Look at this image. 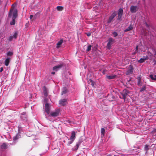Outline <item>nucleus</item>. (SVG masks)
I'll return each instance as SVG.
<instances>
[{"label": "nucleus", "mask_w": 156, "mask_h": 156, "mask_svg": "<svg viewBox=\"0 0 156 156\" xmlns=\"http://www.w3.org/2000/svg\"><path fill=\"white\" fill-rule=\"evenodd\" d=\"M129 93V91L126 90H124L121 94L123 97V98L125 101L126 98L128 96V94Z\"/></svg>", "instance_id": "7ed1b4c3"}, {"label": "nucleus", "mask_w": 156, "mask_h": 156, "mask_svg": "<svg viewBox=\"0 0 156 156\" xmlns=\"http://www.w3.org/2000/svg\"><path fill=\"white\" fill-rule=\"evenodd\" d=\"M138 49V46H137L136 47V50H137Z\"/></svg>", "instance_id": "79ce46f5"}, {"label": "nucleus", "mask_w": 156, "mask_h": 156, "mask_svg": "<svg viewBox=\"0 0 156 156\" xmlns=\"http://www.w3.org/2000/svg\"><path fill=\"white\" fill-rule=\"evenodd\" d=\"M67 103V100L66 99H64L59 101V104L62 106H64Z\"/></svg>", "instance_id": "0eeeda50"}, {"label": "nucleus", "mask_w": 156, "mask_h": 156, "mask_svg": "<svg viewBox=\"0 0 156 156\" xmlns=\"http://www.w3.org/2000/svg\"><path fill=\"white\" fill-rule=\"evenodd\" d=\"M116 12H113L111 15L110 16L108 20V23H110L113 19L116 16Z\"/></svg>", "instance_id": "423d86ee"}, {"label": "nucleus", "mask_w": 156, "mask_h": 156, "mask_svg": "<svg viewBox=\"0 0 156 156\" xmlns=\"http://www.w3.org/2000/svg\"><path fill=\"white\" fill-rule=\"evenodd\" d=\"M133 28V25H130L128 28L124 30V32H126L131 30H132Z\"/></svg>", "instance_id": "4be33fe9"}, {"label": "nucleus", "mask_w": 156, "mask_h": 156, "mask_svg": "<svg viewBox=\"0 0 156 156\" xmlns=\"http://www.w3.org/2000/svg\"><path fill=\"white\" fill-rule=\"evenodd\" d=\"M112 34L113 35V36L114 37H116L118 36V34L116 32H114L112 33Z\"/></svg>", "instance_id": "7c9ffc66"}, {"label": "nucleus", "mask_w": 156, "mask_h": 156, "mask_svg": "<svg viewBox=\"0 0 156 156\" xmlns=\"http://www.w3.org/2000/svg\"><path fill=\"white\" fill-rule=\"evenodd\" d=\"M18 34V33L17 32H16L12 36L13 37L14 39H16L17 37Z\"/></svg>", "instance_id": "bb28decb"}, {"label": "nucleus", "mask_w": 156, "mask_h": 156, "mask_svg": "<svg viewBox=\"0 0 156 156\" xmlns=\"http://www.w3.org/2000/svg\"><path fill=\"white\" fill-rule=\"evenodd\" d=\"M91 46L90 45H89L87 46V48L86 51H89L91 49Z\"/></svg>", "instance_id": "cd10ccee"}, {"label": "nucleus", "mask_w": 156, "mask_h": 156, "mask_svg": "<svg viewBox=\"0 0 156 156\" xmlns=\"http://www.w3.org/2000/svg\"><path fill=\"white\" fill-rule=\"evenodd\" d=\"M45 110L46 112L49 114L50 113V106L48 103L45 104Z\"/></svg>", "instance_id": "6e6552de"}, {"label": "nucleus", "mask_w": 156, "mask_h": 156, "mask_svg": "<svg viewBox=\"0 0 156 156\" xmlns=\"http://www.w3.org/2000/svg\"><path fill=\"white\" fill-rule=\"evenodd\" d=\"M114 156H117L119 155L118 153H115L114 154Z\"/></svg>", "instance_id": "4c0bfd02"}, {"label": "nucleus", "mask_w": 156, "mask_h": 156, "mask_svg": "<svg viewBox=\"0 0 156 156\" xmlns=\"http://www.w3.org/2000/svg\"><path fill=\"white\" fill-rule=\"evenodd\" d=\"M13 36H10L9 38V39H8V40L10 41H11L12 40V39H13Z\"/></svg>", "instance_id": "72a5a7b5"}, {"label": "nucleus", "mask_w": 156, "mask_h": 156, "mask_svg": "<svg viewBox=\"0 0 156 156\" xmlns=\"http://www.w3.org/2000/svg\"><path fill=\"white\" fill-rule=\"evenodd\" d=\"M2 150H4L7 147V145L5 143H3L0 146Z\"/></svg>", "instance_id": "412c9836"}, {"label": "nucleus", "mask_w": 156, "mask_h": 156, "mask_svg": "<svg viewBox=\"0 0 156 156\" xmlns=\"http://www.w3.org/2000/svg\"><path fill=\"white\" fill-rule=\"evenodd\" d=\"M57 9L58 11H62L63 10V8L62 6H58L57 7Z\"/></svg>", "instance_id": "a878e982"}, {"label": "nucleus", "mask_w": 156, "mask_h": 156, "mask_svg": "<svg viewBox=\"0 0 156 156\" xmlns=\"http://www.w3.org/2000/svg\"><path fill=\"white\" fill-rule=\"evenodd\" d=\"M114 42V40L112 38L110 37L109 39V41L108 42L107 46V48L108 49H110L111 45H112L113 42Z\"/></svg>", "instance_id": "20e7f679"}, {"label": "nucleus", "mask_w": 156, "mask_h": 156, "mask_svg": "<svg viewBox=\"0 0 156 156\" xmlns=\"http://www.w3.org/2000/svg\"><path fill=\"white\" fill-rule=\"evenodd\" d=\"M17 11L16 9H14V8L11 9L9 15V17H10L12 15V20L10 22L11 25H14L15 24V19L17 16Z\"/></svg>", "instance_id": "f257e3e1"}, {"label": "nucleus", "mask_w": 156, "mask_h": 156, "mask_svg": "<svg viewBox=\"0 0 156 156\" xmlns=\"http://www.w3.org/2000/svg\"><path fill=\"white\" fill-rule=\"evenodd\" d=\"M67 92V90L66 87H64L62 89V94H65Z\"/></svg>", "instance_id": "5701e85b"}, {"label": "nucleus", "mask_w": 156, "mask_h": 156, "mask_svg": "<svg viewBox=\"0 0 156 156\" xmlns=\"http://www.w3.org/2000/svg\"><path fill=\"white\" fill-rule=\"evenodd\" d=\"M3 69L2 67H1L0 68V72H2L3 71Z\"/></svg>", "instance_id": "58836bf2"}, {"label": "nucleus", "mask_w": 156, "mask_h": 156, "mask_svg": "<svg viewBox=\"0 0 156 156\" xmlns=\"http://www.w3.org/2000/svg\"><path fill=\"white\" fill-rule=\"evenodd\" d=\"M137 7L136 6L132 5L130 8V10L132 13H134L137 10Z\"/></svg>", "instance_id": "9b49d317"}, {"label": "nucleus", "mask_w": 156, "mask_h": 156, "mask_svg": "<svg viewBox=\"0 0 156 156\" xmlns=\"http://www.w3.org/2000/svg\"><path fill=\"white\" fill-rule=\"evenodd\" d=\"M123 10L122 9H120L118 11V19L120 20L122 16Z\"/></svg>", "instance_id": "9d476101"}, {"label": "nucleus", "mask_w": 156, "mask_h": 156, "mask_svg": "<svg viewBox=\"0 0 156 156\" xmlns=\"http://www.w3.org/2000/svg\"><path fill=\"white\" fill-rule=\"evenodd\" d=\"M146 87L145 86H143L142 88L141 89L140 91V92H142L145 90Z\"/></svg>", "instance_id": "2f4dec72"}, {"label": "nucleus", "mask_w": 156, "mask_h": 156, "mask_svg": "<svg viewBox=\"0 0 156 156\" xmlns=\"http://www.w3.org/2000/svg\"><path fill=\"white\" fill-rule=\"evenodd\" d=\"M148 58V57L147 56H144L143 57V58H141L138 61V62L140 63H143L144 61L146 60H147Z\"/></svg>", "instance_id": "ddd939ff"}, {"label": "nucleus", "mask_w": 156, "mask_h": 156, "mask_svg": "<svg viewBox=\"0 0 156 156\" xmlns=\"http://www.w3.org/2000/svg\"><path fill=\"white\" fill-rule=\"evenodd\" d=\"M74 141L73 140H70V141L68 143V145H70V144H71Z\"/></svg>", "instance_id": "f704fd0d"}, {"label": "nucleus", "mask_w": 156, "mask_h": 156, "mask_svg": "<svg viewBox=\"0 0 156 156\" xmlns=\"http://www.w3.org/2000/svg\"><path fill=\"white\" fill-rule=\"evenodd\" d=\"M33 17V16L32 15H30V19H31Z\"/></svg>", "instance_id": "ea45409f"}, {"label": "nucleus", "mask_w": 156, "mask_h": 156, "mask_svg": "<svg viewBox=\"0 0 156 156\" xmlns=\"http://www.w3.org/2000/svg\"><path fill=\"white\" fill-rule=\"evenodd\" d=\"M85 34L87 35V36L88 37H89L91 35V33L90 32H87L85 33Z\"/></svg>", "instance_id": "c9c22d12"}, {"label": "nucleus", "mask_w": 156, "mask_h": 156, "mask_svg": "<svg viewBox=\"0 0 156 156\" xmlns=\"http://www.w3.org/2000/svg\"><path fill=\"white\" fill-rule=\"evenodd\" d=\"M80 144V142H77L74 147H73L72 149L73 151H76L78 149L79 146Z\"/></svg>", "instance_id": "4468645a"}, {"label": "nucleus", "mask_w": 156, "mask_h": 156, "mask_svg": "<svg viewBox=\"0 0 156 156\" xmlns=\"http://www.w3.org/2000/svg\"><path fill=\"white\" fill-rule=\"evenodd\" d=\"M10 61V58H6L4 62L5 65L6 66H8L9 65Z\"/></svg>", "instance_id": "f3484780"}, {"label": "nucleus", "mask_w": 156, "mask_h": 156, "mask_svg": "<svg viewBox=\"0 0 156 156\" xmlns=\"http://www.w3.org/2000/svg\"><path fill=\"white\" fill-rule=\"evenodd\" d=\"M89 82L91 83V85L93 87H94V81L91 79H90Z\"/></svg>", "instance_id": "c756f323"}, {"label": "nucleus", "mask_w": 156, "mask_h": 156, "mask_svg": "<svg viewBox=\"0 0 156 156\" xmlns=\"http://www.w3.org/2000/svg\"><path fill=\"white\" fill-rule=\"evenodd\" d=\"M20 136L19 134H17L16 136L13 137V141L15 142L16 140L20 137Z\"/></svg>", "instance_id": "aec40b11"}, {"label": "nucleus", "mask_w": 156, "mask_h": 156, "mask_svg": "<svg viewBox=\"0 0 156 156\" xmlns=\"http://www.w3.org/2000/svg\"><path fill=\"white\" fill-rule=\"evenodd\" d=\"M13 54V53L12 51H9L7 53V55L8 56H12Z\"/></svg>", "instance_id": "c85d7f7f"}, {"label": "nucleus", "mask_w": 156, "mask_h": 156, "mask_svg": "<svg viewBox=\"0 0 156 156\" xmlns=\"http://www.w3.org/2000/svg\"><path fill=\"white\" fill-rule=\"evenodd\" d=\"M59 113V111L58 109H57L53 112H50L48 117H46V118L48 120L51 121L53 122V120H52L51 119V118L57 117L58 116Z\"/></svg>", "instance_id": "f03ea898"}, {"label": "nucleus", "mask_w": 156, "mask_h": 156, "mask_svg": "<svg viewBox=\"0 0 156 156\" xmlns=\"http://www.w3.org/2000/svg\"><path fill=\"white\" fill-rule=\"evenodd\" d=\"M43 94L45 97H47L48 95V90L45 87L43 88Z\"/></svg>", "instance_id": "1a4fd4ad"}, {"label": "nucleus", "mask_w": 156, "mask_h": 156, "mask_svg": "<svg viewBox=\"0 0 156 156\" xmlns=\"http://www.w3.org/2000/svg\"><path fill=\"white\" fill-rule=\"evenodd\" d=\"M146 26L147 27H148V25L146 23Z\"/></svg>", "instance_id": "c03bdc74"}, {"label": "nucleus", "mask_w": 156, "mask_h": 156, "mask_svg": "<svg viewBox=\"0 0 156 156\" xmlns=\"http://www.w3.org/2000/svg\"><path fill=\"white\" fill-rule=\"evenodd\" d=\"M76 133L74 131L72 132L71 135L70 137V140H74L75 138Z\"/></svg>", "instance_id": "dca6fc26"}, {"label": "nucleus", "mask_w": 156, "mask_h": 156, "mask_svg": "<svg viewBox=\"0 0 156 156\" xmlns=\"http://www.w3.org/2000/svg\"><path fill=\"white\" fill-rule=\"evenodd\" d=\"M149 147L147 145H146L145 147H144V149L145 150L147 151L149 149Z\"/></svg>", "instance_id": "473e14b6"}, {"label": "nucleus", "mask_w": 156, "mask_h": 156, "mask_svg": "<svg viewBox=\"0 0 156 156\" xmlns=\"http://www.w3.org/2000/svg\"><path fill=\"white\" fill-rule=\"evenodd\" d=\"M150 77L151 79L156 80V75H151L150 76Z\"/></svg>", "instance_id": "b1692460"}, {"label": "nucleus", "mask_w": 156, "mask_h": 156, "mask_svg": "<svg viewBox=\"0 0 156 156\" xmlns=\"http://www.w3.org/2000/svg\"><path fill=\"white\" fill-rule=\"evenodd\" d=\"M20 118L23 121H27V115L25 112H23L21 114Z\"/></svg>", "instance_id": "39448f33"}, {"label": "nucleus", "mask_w": 156, "mask_h": 156, "mask_svg": "<svg viewBox=\"0 0 156 156\" xmlns=\"http://www.w3.org/2000/svg\"><path fill=\"white\" fill-rule=\"evenodd\" d=\"M133 69L131 67H130L128 70L126 71V74L127 75H129L132 74L133 73Z\"/></svg>", "instance_id": "f8f14e48"}, {"label": "nucleus", "mask_w": 156, "mask_h": 156, "mask_svg": "<svg viewBox=\"0 0 156 156\" xmlns=\"http://www.w3.org/2000/svg\"><path fill=\"white\" fill-rule=\"evenodd\" d=\"M63 42L62 40H60L57 44L56 48H58L60 47L61 45L62 44Z\"/></svg>", "instance_id": "6ab92c4d"}, {"label": "nucleus", "mask_w": 156, "mask_h": 156, "mask_svg": "<svg viewBox=\"0 0 156 156\" xmlns=\"http://www.w3.org/2000/svg\"><path fill=\"white\" fill-rule=\"evenodd\" d=\"M55 72H51V74H53V75L54 74H55Z\"/></svg>", "instance_id": "a19ab883"}, {"label": "nucleus", "mask_w": 156, "mask_h": 156, "mask_svg": "<svg viewBox=\"0 0 156 156\" xmlns=\"http://www.w3.org/2000/svg\"><path fill=\"white\" fill-rule=\"evenodd\" d=\"M48 99L47 98H45L44 99V101L45 102H47V101Z\"/></svg>", "instance_id": "e433bc0d"}, {"label": "nucleus", "mask_w": 156, "mask_h": 156, "mask_svg": "<svg viewBox=\"0 0 156 156\" xmlns=\"http://www.w3.org/2000/svg\"><path fill=\"white\" fill-rule=\"evenodd\" d=\"M116 76L114 75H112L106 76V78L108 79H113L115 78Z\"/></svg>", "instance_id": "a211bd4d"}, {"label": "nucleus", "mask_w": 156, "mask_h": 156, "mask_svg": "<svg viewBox=\"0 0 156 156\" xmlns=\"http://www.w3.org/2000/svg\"><path fill=\"white\" fill-rule=\"evenodd\" d=\"M105 133V129L104 128H102L101 129V136L102 135L103 136L104 135Z\"/></svg>", "instance_id": "393cba45"}, {"label": "nucleus", "mask_w": 156, "mask_h": 156, "mask_svg": "<svg viewBox=\"0 0 156 156\" xmlns=\"http://www.w3.org/2000/svg\"><path fill=\"white\" fill-rule=\"evenodd\" d=\"M62 66V65L56 66L53 67V69L54 71H57L61 68Z\"/></svg>", "instance_id": "2eb2a0df"}, {"label": "nucleus", "mask_w": 156, "mask_h": 156, "mask_svg": "<svg viewBox=\"0 0 156 156\" xmlns=\"http://www.w3.org/2000/svg\"><path fill=\"white\" fill-rule=\"evenodd\" d=\"M140 80H139L138 81V85H139L140 84Z\"/></svg>", "instance_id": "37998d69"}]
</instances>
